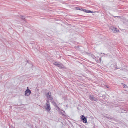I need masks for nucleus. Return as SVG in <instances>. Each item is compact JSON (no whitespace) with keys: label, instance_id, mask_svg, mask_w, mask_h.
<instances>
[{"label":"nucleus","instance_id":"1","mask_svg":"<svg viewBox=\"0 0 128 128\" xmlns=\"http://www.w3.org/2000/svg\"><path fill=\"white\" fill-rule=\"evenodd\" d=\"M44 108L49 113L50 112L51 108L50 103L48 100L46 101V104L44 106Z\"/></svg>","mask_w":128,"mask_h":128},{"label":"nucleus","instance_id":"2","mask_svg":"<svg viewBox=\"0 0 128 128\" xmlns=\"http://www.w3.org/2000/svg\"><path fill=\"white\" fill-rule=\"evenodd\" d=\"M46 96L48 99L50 100H52L53 99L51 95V93L50 92H48L46 94Z\"/></svg>","mask_w":128,"mask_h":128},{"label":"nucleus","instance_id":"3","mask_svg":"<svg viewBox=\"0 0 128 128\" xmlns=\"http://www.w3.org/2000/svg\"><path fill=\"white\" fill-rule=\"evenodd\" d=\"M53 64H54L59 67L60 68H62L64 67V66L60 62H55L53 63Z\"/></svg>","mask_w":128,"mask_h":128},{"label":"nucleus","instance_id":"4","mask_svg":"<svg viewBox=\"0 0 128 128\" xmlns=\"http://www.w3.org/2000/svg\"><path fill=\"white\" fill-rule=\"evenodd\" d=\"M80 118L83 121V122L86 123L87 122V120L86 118L83 115L81 116H80Z\"/></svg>","mask_w":128,"mask_h":128},{"label":"nucleus","instance_id":"5","mask_svg":"<svg viewBox=\"0 0 128 128\" xmlns=\"http://www.w3.org/2000/svg\"><path fill=\"white\" fill-rule=\"evenodd\" d=\"M31 93L30 90L28 89V87L27 88V89L25 92V96H28Z\"/></svg>","mask_w":128,"mask_h":128},{"label":"nucleus","instance_id":"6","mask_svg":"<svg viewBox=\"0 0 128 128\" xmlns=\"http://www.w3.org/2000/svg\"><path fill=\"white\" fill-rule=\"evenodd\" d=\"M89 98L91 100H94L96 101L98 100V99L95 97H94L93 96H90Z\"/></svg>","mask_w":128,"mask_h":128},{"label":"nucleus","instance_id":"7","mask_svg":"<svg viewBox=\"0 0 128 128\" xmlns=\"http://www.w3.org/2000/svg\"><path fill=\"white\" fill-rule=\"evenodd\" d=\"M110 28L113 31V32H118L117 30V28H115L114 26H112L110 27Z\"/></svg>","mask_w":128,"mask_h":128},{"label":"nucleus","instance_id":"8","mask_svg":"<svg viewBox=\"0 0 128 128\" xmlns=\"http://www.w3.org/2000/svg\"><path fill=\"white\" fill-rule=\"evenodd\" d=\"M51 100V102L54 106L57 105L56 103L54 100Z\"/></svg>","mask_w":128,"mask_h":128},{"label":"nucleus","instance_id":"9","mask_svg":"<svg viewBox=\"0 0 128 128\" xmlns=\"http://www.w3.org/2000/svg\"><path fill=\"white\" fill-rule=\"evenodd\" d=\"M55 107L56 108V110H58V111H60V108H59V107L57 106V105H56V106H55Z\"/></svg>","mask_w":128,"mask_h":128},{"label":"nucleus","instance_id":"10","mask_svg":"<svg viewBox=\"0 0 128 128\" xmlns=\"http://www.w3.org/2000/svg\"><path fill=\"white\" fill-rule=\"evenodd\" d=\"M25 18V17H24V16H20V18L21 19H22L24 20V19Z\"/></svg>","mask_w":128,"mask_h":128},{"label":"nucleus","instance_id":"11","mask_svg":"<svg viewBox=\"0 0 128 128\" xmlns=\"http://www.w3.org/2000/svg\"><path fill=\"white\" fill-rule=\"evenodd\" d=\"M102 97L104 100H106V96L104 95H102Z\"/></svg>","mask_w":128,"mask_h":128},{"label":"nucleus","instance_id":"12","mask_svg":"<svg viewBox=\"0 0 128 128\" xmlns=\"http://www.w3.org/2000/svg\"><path fill=\"white\" fill-rule=\"evenodd\" d=\"M80 10L83 11L84 12H85V11H86V10L85 9H84L83 8H81V9H80Z\"/></svg>","mask_w":128,"mask_h":128},{"label":"nucleus","instance_id":"13","mask_svg":"<svg viewBox=\"0 0 128 128\" xmlns=\"http://www.w3.org/2000/svg\"><path fill=\"white\" fill-rule=\"evenodd\" d=\"M89 10H86V11H85V12H86V13H89Z\"/></svg>","mask_w":128,"mask_h":128},{"label":"nucleus","instance_id":"14","mask_svg":"<svg viewBox=\"0 0 128 128\" xmlns=\"http://www.w3.org/2000/svg\"><path fill=\"white\" fill-rule=\"evenodd\" d=\"M122 85H123V88H124L125 87V86H126V85H125L124 84H122Z\"/></svg>","mask_w":128,"mask_h":128},{"label":"nucleus","instance_id":"15","mask_svg":"<svg viewBox=\"0 0 128 128\" xmlns=\"http://www.w3.org/2000/svg\"><path fill=\"white\" fill-rule=\"evenodd\" d=\"M94 59V58L95 57L94 55H92L91 56Z\"/></svg>","mask_w":128,"mask_h":128},{"label":"nucleus","instance_id":"16","mask_svg":"<svg viewBox=\"0 0 128 128\" xmlns=\"http://www.w3.org/2000/svg\"><path fill=\"white\" fill-rule=\"evenodd\" d=\"M76 9L77 10H80V8H76Z\"/></svg>","mask_w":128,"mask_h":128},{"label":"nucleus","instance_id":"17","mask_svg":"<svg viewBox=\"0 0 128 128\" xmlns=\"http://www.w3.org/2000/svg\"><path fill=\"white\" fill-rule=\"evenodd\" d=\"M115 68L118 69V68L117 66H116V67L114 68Z\"/></svg>","mask_w":128,"mask_h":128},{"label":"nucleus","instance_id":"18","mask_svg":"<svg viewBox=\"0 0 128 128\" xmlns=\"http://www.w3.org/2000/svg\"><path fill=\"white\" fill-rule=\"evenodd\" d=\"M89 13H92V12H92L90 10H89Z\"/></svg>","mask_w":128,"mask_h":128},{"label":"nucleus","instance_id":"19","mask_svg":"<svg viewBox=\"0 0 128 128\" xmlns=\"http://www.w3.org/2000/svg\"><path fill=\"white\" fill-rule=\"evenodd\" d=\"M89 13H92V12H92L90 10H89Z\"/></svg>","mask_w":128,"mask_h":128}]
</instances>
